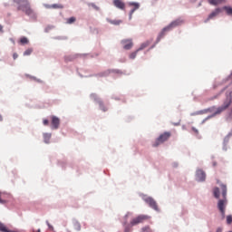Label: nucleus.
Wrapping results in <instances>:
<instances>
[{"mask_svg":"<svg viewBox=\"0 0 232 232\" xmlns=\"http://www.w3.org/2000/svg\"><path fill=\"white\" fill-rule=\"evenodd\" d=\"M129 215H130V213H127L124 217V218H125V221H124L125 232L132 231L133 226H137V224H141L142 222H145L146 220H150V218H151V217L150 215L140 214V215H137V217H134L130 220V224H127Z\"/></svg>","mask_w":232,"mask_h":232,"instance_id":"f257e3e1","label":"nucleus"},{"mask_svg":"<svg viewBox=\"0 0 232 232\" xmlns=\"http://www.w3.org/2000/svg\"><path fill=\"white\" fill-rule=\"evenodd\" d=\"M221 189H222V196L223 198H220L218 202V207L219 211L222 214L223 218H225L226 215V206H227V188L226 184H221Z\"/></svg>","mask_w":232,"mask_h":232,"instance_id":"f03ea898","label":"nucleus"},{"mask_svg":"<svg viewBox=\"0 0 232 232\" xmlns=\"http://www.w3.org/2000/svg\"><path fill=\"white\" fill-rule=\"evenodd\" d=\"M182 23H183L182 19H176L175 21H172L169 24H168V26H165L161 30V32H160V34L157 37V43H159L160 41V39H162V37H164V35H166L167 32H169L176 26H179L180 24H182Z\"/></svg>","mask_w":232,"mask_h":232,"instance_id":"7ed1b4c3","label":"nucleus"},{"mask_svg":"<svg viewBox=\"0 0 232 232\" xmlns=\"http://www.w3.org/2000/svg\"><path fill=\"white\" fill-rule=\"evenodd\" d=\"M13 1L18 5L17 10H22V12H24V14H26L27 15H31V14H33V10L28 0Z\"/></svg>","mask_w":232,"mask_h":232,"instance_id":"20e7f679","label":"nucleus"},{"mask_svg":"<svg viewBox=\"0 0 232 232\" xmlns=\"http://www.w3.org/2000/svg\"><path fill=\"white\" fill-rule=\"evenodd\" d=\"M169 137H171V133L170 131H164V133H161L157 139L156 140H154V142L152 143V146L154 147H158L160 144H162L163 142H166V140H168L169 139Z\"/></svg>","mask_w":232,"mask_h":232,"instance_id":"39448f33","label":"nucleus"},{"mask_svg":"<svg viewBox=\"0 0 232 232\" xmlns=\"http://www.w3.org/2000/svg\"><path fill=\"white\" fill-rule=\"evenodd\" d=\"M143 200H145V202L149 204L150 208H152L156 211H160L159 204H157V200H155L153 197H144Z\"/></svg>","mask_w":232,"mask_h":232,"instance_id":"423d86ee","label":"nucleus"},{"mask_svg":"<svg viewBox=\"0 0 232 232\" xmlns=\"http://www.w3.org/2000/svg\"><path fill=\"white\" fill-rule=\"evenodd\" d=\"M231 102H232L231 97H227L224 102V104L222 106H219V108H218L216 113H221V111H224L225 110H227V108L230 106Z\"/></svg>","mask_w":232,"mask_h":232,"instance_id":"0eeeda50","label":"nucleus"},{"mask_svg":"<svg viewBox=\"0 0 232 232\" xmlns=\"http://www.w3.org/2000/svg\"><path fill=\"white\" fill-rule=\"evenodd\" d=\"M92 98L94 99V101H96V102H98L101 110H102L103 111H106L108 110V108L105 106L103 101H102V99H100V97H98V95L96 93H92Z\"/></svg>","mask_w":232,"mask_h":232,"instance_id":"6e6552de","label":"nucleus"},{"mask_svg":"<svg viewBox=\"0 0 232 232\" xmlns=\"http://www.w3.org/2000/svg\"><path fill=\"white\" fill-rule=\"evenodd\" d=\"M51 120V127L53 128V130H57L61 124L59 117H57L56 115H52Z\"/></svg>","mask_w":232,"mask_h":232,"instance_id":"1a4fd4ad","label":"nucleus"},{"mask_svg":"<svg viewBox=\"0 0 232 232\" xmlns=\"http://www.w3.org/2000/svg\"><path fill=\"white\" fill-rule=\"evenodd\" d=\"M221 12H222V8H216L215 10H213V12H211V14H209L208 17H207V19H205V23H208V21H210V19H214L215 17L219 15V14H221Z\"/></svg>","mask_w":232,"mask_h":232,"instance_id":"9d476101","label":"nucleus"},{"mask_svg":"<svg viewBox=\"0 0 232 232\" xmlns=\"http://www.w3.org/2000/svg\"><path fill=\"white\" fill-rule=\"evenodd\" d=\"M129 6L131 7L130 12V19H131L134 12L136 10H139V8L140 7V3L131 2V3H129Z\"/></svg>","mask_w":232,"mask_h":232,"instance_id":"9b49d317","label":"nucleus"},{"mask_svg":"<svg viewBox=\"0 0 232 232\" xmlns=\"http://www.w3.org/2000/svg\"><path fill=\"white\" fill-rule=\"evenodd\" d=\"M121 43L125 50H130L133 46V41L131 39H123Z\"/></svg>","mask_w":232,"mask_h":232,"instance_id":"f8f14e48","label":"nucleus"},{"mask_svg":"<svg viewBox=\"0 0 232 232\" xmlns=\"http://www.w3.org/2000/svg\"><path fill=\"white\" fill-rule=\"evenodd\" d=\"M113 5L116 8H120V10H125L126 5L122 0H113Z\"/></svg>","mask_w":232,"mask_h":232,"instance_id":"ddd939ff","label":"nucleus"},{"mask_svg":"<svg viewBox=\"0 0 232 232\" xmlns=\"http://www.w3.org/2000/svg\"><path fill=\"white\" fill-rule=\"evenodd\" d=\"M196 175H197L198 180H206L207 175L203 169H198Z\"/></svg>","mask_w":232,"mask_h":232,"instance_id":"4468645a","label":"nucleus"},{"mask_svg":"<svg viewBox=\"0 0 232 232\" xmlns=\"http://www.w3.org/2000/svg\"><path fill=\"white\" fill-rule=\"evenodd\" d=\"M45 8H64L63 5L53 4V5H44Z\"/></svg>","mask_w":232,"mask_h":232,"instance_id":"2eb2a0df","label":"nucleus"},{"mask_svg":"<svg viewBox=\"0 0 232 232\" xmlns=\"http://www.w3.org/2000/svg\"><path fill=\"white\" fill-rule=\"evenodd\" d=\"M0 231L14 232V231H11V229H8V227H6V226L5 224H3V222H0Z\"/></svg>","mask_w":232,"mask_h":232,"instance_id":"dca6fc26","label":"nucleus"},{"mask_svg":"<svg viewBox=\"0 0 232 232\" xmlns=\"http://www.w3.org/2000/svg\"><path fill=\"white\" fill-rule=\"evenodd\" d=\"M52 133H44V140L46 143H49L51 140Z\"/></svg>","mask_w":232,"mask_h":232,"instance_id":"f3484780","label":"nucleus"},{"mask_svg":"<svg viewBox=\"0 0 232 232\" xmlns=\"http://www.w3.org/2000/svg\"><path fill=\"white\" fill-rule=\"evenodd\" d=\"M213 194L216 197V198H219V197H220V189H219V188H218V187L214 188Z\"/></svg>","mask_w":232,"mask_h":232,"instance_id":"a211bd4d","label":"nucleus"},{"mask_svg":"<svg viewBox=\"0 0 232 232\" xmlns=\"http://www.w3.org/2000/svg\"><path fill=\"white\" fill-rule=\"evenodd\" d=\"M224 0H208L210 5H221Z\"/></svg>","mask_w":232,"mask_h":232,"instance_id":"6ab92c4d","label":"nucleus"},{"mask_svg":"<svg viewBox=\"0 0 232 232\" xmlns=\"http://www.w3.org/2000/svg\"><path fill=\"white\" fill-rule=\"evenodd\" d=\"M73 227H74V229H77L78 231H80V229H82V225L80 224V222L78 220H75L73 222Z\"/></svg>","mask_w":232,"mask_h":232,"instance_id":"aec40b11","label":"nucleus"},{"mask_svg":"<svg viewBox=\"0 0 232 232\" xmlns=\"http://www.w3.org/2000/svg\"><path fill=\"white\" fill-rule=\"evenodd\" d=\"M108 21H109V23H111V24H121V23H122V21H121V20H119V19H114V20L109 19Z\"/></svg>","mask_w":232,"mask_h":232,"instance_id":"412c9836","label":"nucleus"},{"mask_svg":"<svg viewBox=\"0 0 232 232\" xmlns=\"http://www.w3.org/2000/svg\"><path fill=\"white\" fill-rule=\"evenodd\" d=\"M76 21V17L72 16V17H69L68 19H66V23L68 24H72V23H75Z\"/></svg>","mask_w":232,"mask_h":232,"instance_id":"4be33fe9","label":"nucleus"},{"mask_svg":"<svg viewBox=\"0 0 232 232\" xmlns=\"http://www.w3.org/2000/svg\"><path fill=\"white\" fill-rule=\"evenodd\" d=\"M224 10H226L228 15H232V7L231 6H224Z\"/></svg>","mask_w":232,"mask_h":232,"instance_id":"5701e85b","label":"nucleus"},{"mask_svg":"<svg viewBox=\"0 0 232 232\" xmlns=\"http://www.w3.org/2000/svg\"><path fill=\"white\" fill-rule=\"evenodd\" d=\"M141 232H151V227L150 226H143Z\"/></svg>","mask_w":232,"mask_h":232,"instance_id":"b1692460","label":"nucleus"},{"mask_svg":"<svg viewBox=\"0 0 232 232\" xmlns=\"http://www.w3.org/2000/svg\"><path fill=\"white\" fill-rule=\"evenodd\" d=\"M20 43H21L22 44H27L29 43V40H28L27 37H21Z\"/></svg>","mask_w":232,"mask_h":232,"instance_id":"393cba45","label":"nucleus"},{"mask_svg":"<svg viewBox=\"0 0 232 232\" xmlns=\"http://www.w3.org/2000/svg\"><path fill=\"white\" fill-rule=\"evenodd\" d=\"M150 42L143 43L138 50H144L147 46H149Z\"/></svg>","mask_w":232,"mask_h":232,"instance_id":"a878e982","label":"nucleus"},{"mask_svg":"<svg viewBox=\"0 0 232 232\" xmlns=\"http://www.w3.org/2000/svg\"><path fill=\"white\" fill-rule=\"evenodd\" d=\"M32 52L33 48H27V50L24 52V55H31Z\"/></svg>","mask_w":232,"mask_h":232,"instance_id":"bb28decb","label":"nucleus"},{"mask_svg":"<svg viewBox=\"0 0 232 232\" xmlns=\"http://www.w3.org/2000/svg\"><path fill=\"white\" fill-rule=\"evenodd\" d=\"M138 52H139V50H136V52H132V53L130 54V59H135V57H137Z\"/></svg>","mask_w":232,"mask_h":232,"instance_id":"cd10ccee","label":"nucleus"},{"mask_svg":"<svg viewBox=\"0 0 232 232\" xmlns=\"http://www.w3.org/2000/svg\"><path fill=\"white\" fill-rule=\"evenodd\" d=\"M227 224H231L232 223V215H227Z\"/></svg>","mask_w":232,"mask_h":232,"instance_id":"c85d7f7f","label":"nucleus"},{"mask_svg":"<svg viewBox=\"0 0 232 232\" xmlns=\"http://www.w3.org/2000/svg\"><path fill=\"white\" fill-rule=\"evenodd\" d=\"M90 6H92V8H94L95 10H100L99 6H97V5H95V3H91Z\"/></svg>","mask_w":232,"mask_h":232,"instance_id":"c756f323","label":"nucleus"},{"mask_svg":"<svg viewBox=\"0 0 232 232\" xmlns=\"http://www.w3.org/2000/svg\"><path fill=\"white\" fill-rule=\"evenodd\" d=\"M43 122H44V126H48L49 120L48 119H44Z\"/></svg>","mask_w":232,"mask_h":232,"instance_id":"7c9ffc66","label":"nucleus"},{"mask_svg":"<svg viewBox=\"0 0 232 232\" xmlns=\"http://www.w3.org/2000/svg\"><path fill=\"white\" fill-rule=\"evenodd\" d=\"M1 195H2V193H1V191H0V203H1V204H5L6 200H5L4 198H1Z\"/></svg>","mask_w":232,"mask_h":232,"instance_id":"2f4dec72","label":"nucleus"},{"mask_svg":"<svg viewBox=\"0 0 232 232\" xmlns=\"http://www.w3.org/2000/svg\"><path fill=\"white\" fill-rule=\"evenodd\" d=\"M17 57H18V53H13V58L14 59H17Z\"/></svg>","mask_w":232,"mask_h":232,"instance_id":"473e14b6","label":"nucleus"},{"mask_svg":"<svg viewBox=\"0 0 232 232\" xmlns=\"http://www.w3.org/2000/svg\"><path fill=\"white\" fill-rule=\"evenodd\" d=\"M192 130L195 132V133H198V130L195 127L192 128Z\"/></svg>","mask_w":232,"mask_h":232,"instance_id":"72a5a7b5","label":"nucleus"},{"mask_svg":"<svg viewBox=\"0 0 232 232\" xmlns=\"http://www.w3.org/2000/svg\"><path fill=\"white\" fill-rule=\"evenodd\" d=\"M223 231V227H218L217 228V232H222Z\"/></svg>","mask_w":232,"mask_h":232,"instance_id":"f704fd0d","label":"nucleus"},{"mask_svg":"<svg viewBox=\"0 0 232 232\" xmlns=\"http://www.w3.org/2000/svg\"><path fill=\"white\" fill-rule=\"evenodd\" d=\"M0 32H4V26H3V24H0Z\"/></svg>","mask_w":232,"mask_h":232,"instance_id":"c9c22d12","label":"nucleus"},{"mask_svg":"<svg viewBox=\"0 0 232 232\" xmlns=\"http://www.w3.org/2000/svg\"><path fill=\"white\" fill-rule=\"evenodd\" d=\"M47 225L49 227H53V226L50 224V222H47Z\"/></svg>","mask_w":232,"mask_h":232,"instance_id":"e433bc0d","label":"nucleus"},{"mask_svg":"<svg viewBox=\"0 0 232 232\" xmlns=\"http://www.w3.org/2000/svg\"><path fill=\"white\" fill-rule=\"evenodd\" d=\"M0 121H3V115H0Z\"/></svg>","mask_w":232,"mask_h":232,"instance_id":"4c0bfd02","label":"nucleus"},{"mask_svg":"<svg viewBox=\"0 0 232 232\" xmlns=\"http://www.w3.org/2000/svg\"><path fill=\"white\" fill-rule=\"evenodd\" d=\"M37 232H42L41 229H37Z\"/></svg>","mask_w":232,"mask_h":232,"instance_id":"58836bf2","label":"nucleus"},{"mask_svg":"<svg viewBox=\"0 0 232 232\" xmlns=\"http://www.w3.org/2000/svg\"><path fill=\"white\" fill-rule=\"evenodd\" d=\"M227 232H232V231H227Z\"/></svg>","mask_w":232,"mask_h":232,"instance_id":"ea45409f","label":"nucleus"},{"mask_svg":"<svg viewBox=\"0 0 232 232\" xmlns=\"http://www.w3.org/2000/svg\"><path fill=\"white\" fill-rule=\"evenodd\" d=\"M209 232H213V231H209Z\"/></svg>","mask_w":232,"mask_h":232,"instance_id":"a19ab883","label":"nucleus"}]
</instances>
